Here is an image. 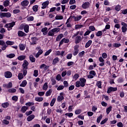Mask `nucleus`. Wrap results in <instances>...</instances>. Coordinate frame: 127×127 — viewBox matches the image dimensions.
<instances>
[{
    "mask_svg": "<svg viewBox=\"0 0 127 127\" xmlns=\"http://www.w3.org/2000/svg\"><path fill=\"white\" fill-rule=\"evenodd\" d=\"M15 25V22L13 21L12 22H11L10 23H7L6 25H5L4 27L7 28V30L8 31H10L12 29V28H13Z\"/></svg>",
    "mask_w": 127,
    "mask_h": 127,
    "instance_id": "obj_1",
    "label": "nucleus"
},
{
    "mask_svg": "<svg viewBox=\"0 0 127 127\" xmlns=\"http://www.w3.org/2000/svg\"><path fill=\"white\" fill-rule=\"evenodd\" d=\"M117 91H118V88L117 87H113L110 86L108 88L107 93L108 94H110L112 92H116Z\"/></svg>",
    "mask_w": 127,
    "mask_h": 127,
    "instance_id": "obj_2",
    "label": "nucleus"
},
{
    "mask_svg": "<svg viewBox=\"0 0 127 127\" xmlns=\"http://www.w3.org/2000/svg\"><path fill=\"white\" fill-rule=\"evenodd\" d=\"M0 17H10L11 14L10 12H1L0 13Z\"/></svg>",
    "mask_w": 127,
    "mask_h": 127,
    "instance_id": "obj_3",
    "label": "nucleus"
},
{
    "mask_svg": "<svg viewBox=\"0 0 127 127\" xmlns=\"http://www.w3.org/2000/svg\"><path fill=\"white\" fill-rule=\"evenodd\" d=\"M82 16L81 15H79L78 16H75V15H71L70 16V18H73V19H74V21L75 22H77L79 21V20H80V19H81Z\"/></svg>",
    "mask_w": 127,
    "mask_h": 127,
    "instance_id": "obj_4",
    "label": "nucleus"
},
{
    "mask_svg": "<svg viewBox=\"0 0 127 127\" xmlns=\"http://www.w3.org/2000/svg\"><path fill=\"white\" fill-rule=\"evenodd\" d=\"M4 76L6 78H11L12 76V73L9 71H5Z\"/></svg>",
    "mask_w": 127,
    "mask_h": 127,
    "instance_id": "obj_5",
    "label": "nucleus"
},
{
    "mask_svg": "<svg viewBox=\"0 0 127 127\" xmlns=\"http://www.w3.org/2000/svg\"><path fill=\"white\" fill-rule=\"evenodd\" d=\"M90 3L89 2H85L83 3L81 6L83 9H86V8H89L90 7Z\"/></svg>",
    "mask_w": 127,
    "mask_h": 127,
    "instance_id": "obj_6",
    "label": "nucleus"
},
{
    "mask_svg": "<svg viewBox=\"0 0 127 127\" xmlns=\"http://www.w3.org/2000/svg\"><path fill=\"white\" fill-rule=\"evenodd\" d=\"M79 81L81 83V87H84L85 86V84L86 83V79L83 77L80 78L79 79Z\"/></svg>",
    "mask_w": 127,
    "mask_h": 127,
    "instance_id": "obj_7",
    "label": "nucleus"
},
{
    "mask_svg": "<svg viewBox=\"0 0 127 127\" xmlns=\"http://www.w3.org/2000/svg\"><path fill=\"white\" fill-rule=\"evenodd\" d=\"M82 41L81 37L80 36H77L75 38L74 43L76 45L80 43Z\"/></svg>",
    "mask_w": 127,
    "mask_h": 127,
    "instance_id": "obj_8",
    "label": "nucleus"
},
{
    "mask_svg": "<svg viewBox=\"0 0 127 127\" xmlns=\"http://www.w3.org/2000/svg\"><path fill=\"white\" fill-rule=\"evenodd\" d=\"M31 40H32V43H31V45H35L37 44V41L38 40L37 37H34L31 38Z\"/></svg>",
    "mask_w": 127,
    "mask_h": 127,
    "instance_id": "obj_9",
    "label": "nucleus"
},
{
    "mask_svg": "<svg viewBox=\"0 0 127 127\" xmlns=\"http://www.w3.org/2000/svg\"><path fill=\"white\" fill-rule=\"evenodd\" d=\"M24 28V31L26 33H28L29 32V26L28 25H25L22 26V29Z\"/></svg>",
    "mask_w": 127,
    "mask_h": 127,
    "instance_id": "obj_10",
    "label": "nucleus"
},
{
    "mask_svg": "<svg viewBox=\"0 0 127 127\" xmlns=\"http://www.w3.org/2000/svg\"><path fill=\"white\" fill-rule=\"evenodd\" d=\"M27 36V34L23 32L22 31H18V36L19 37H23Z\"/></svg>",
    "mask_w": 127,
    "mask_h": 127,
    "instance_id": "obj_11",
    "label": "nucleus"
},
{
    "mask_svg": "<svg viewBox=\"0 0 127 127\" xmlns=\"http://www.w3.org/2000/svg\"><path fill=\"white\" fill-rule=\"evenodd\" d=\"M59 62V58L58 57H56L53 60L52 65H56Z\"/></svg>",
    "mask_w": 127,
    "mask_h": 127,
    "instance_id": "obj_12",
    "label": "nucleus"
},
{
    "mask_svg": "<svg viewBox=\"0 0 127 127\" xmlns=\"http://www.w3.org/2000/svg\"><path fill=\"white\" fill-rule=\"evenodd\" d=\"M29 64V63L27 60H24V62L22 65L23 68H28V66Z\"/></svg>",
    "mask_w": 127,
    "mask_h": 127,
    "instance_id": "obj_13",
    "label": "nucleus"
},
{
    "mask_svg": "<svg viewBox=\"0 0 127 127\" xmlns=\"http://www.w3.org/2000/svg\"><path fill=\"white\" fill-rule=\"evenodd\" d=\"M29 3V2L28 0H24L21 2V5L22 6H27Z\"/></svg>",
    "mask_w": 127,
    "mask_h": 127,
    "instance_id": "obj_14",
    "label": "nucleus"
},
{
    "mask_svg": "<svg viewBox=\"0 0 127 127\" xmlns=\"http://www.w3.org/2000/svg\"><path fill=\"white\" fill-rule=\"evenodd\" d=\"M49 0H47L43 2V3H42V5H43V6H42V9H44L45 8H46L47 5H49Z\"/></svg>",
    "mask_w": 127,
    "mask_h": 127,
    "instance_id": "obj_15",
    "label": "nucleus"
},
{
    "mask_svg": "<svg viewBox=\"0 0 127 127\" xmlns=\"http://www.w3.org/2000/svg\"><path fill=\"white\" fill-rule=\"evenodd\" d=\"M35 118V116L34 115H31L28 116V117H27V121L29 122H31L33 119H34Z\"/></svg>",
    "mask_w": 127,
    "mask_h": 127,
    "instance_id": "obj_16",
    "label": "nucleus"
},
{
    "mask_svg": "<svg viewBox=\"0 0 127 127\" xmlns=\"http://www.w3.org/2000/svg\"><path fill=\"white\" fill-rule=\"evenodd\" d=\"M43 54V50L40 49L39 50V51H38V53H37V54H36V56H35V57H36V58H38L40 57V56H41Z\"/></svg>",
    "mask_w": 127,
    "mask_h": 127,
    "instance_id": "obj_17",
    "label": "nucleus"
},
{
    "mask_svg": "<svg viewBox=\"0 0 127 127\" xmlns=\"http://www.w3.org/2000/svg\"><path fill=\"white\" fill-rule=\"evenodd\" d=\"M64 37V35L63 34H60L56 38V41L59 42Z\"/></svg>",
    "mask_w": 127,
    "mask_h": 127,
    "instance_id": "obj_18",
    "label": "nucleus"
},
{
    "mask_svg": "<svg viewBox=\"0 0 127 127\" xmlns=\"http://www.w3.org/2000/svg\"><path fill=\"white\" fill-rule=\"evenodd\" d=\"M26 57L25 55H21L19 56L18 58H17V59L20 61H22L25 60Z\"/></svg>",
    "mask_w": 127,
    "mask_h": 127,
    "instance_id": "obj_19",
    "label": "nucleus"
},
{
    "mask_svg": "<svg viewBox=\"0 0 127 127\" xmlns=\"http://www.w3.org/2000/svg\"><path fill=\"white\" fill-rule=\"evenodd\" d=\"M52 93V89H50L49 90L47 91L45 93V96L46 97H49L51 95Z\"/></svg>",
    "mask_w": 127,
    "mask_h": 127,
    "instance_id": "obj_20",
    "label": "nucleus"
},
{
    "mask_svg": "<svg viewBox=\"0 0 127 127\" xmlns=\"http://www.w3.org/2000/svg\"><path fill=\"white\" fill-rule=\"evenodd\" d=\"M44 100V98L41 97H36L35 98V101L38 102H42Z\"/></svg>",
    "mask_w": 127,
    "mask_h": 127,
    "instance_id": "obj_21",
    "label": "nucleus"
},
{
    "mask_svg": "<svg viewBox=\"0 0 127 127\" xmlns=\"http://www.w3.org/2000/svg\"><path fill=\"white\" fill-rule=\"evenodd\" d=\"M92 40H88V42L86 43L85 48H89L92 44Z\"/></svg>",
    "mask_w": 127,
    "mask_h": 127,
    "instance_id": "obj_22",
    "label": "nucleus"
},
{
    "mask_svg": "<svg viewBox=\"0 0 127 127\" xmlns=\"http://www.w3.org/2000/svg\"><path fill=\"white\" fill-rule=\"evenodd\" d=\"M27 84L26 80H24L22 81V83L20 84V87H25Z\"/></svg>",
    "mask_w": 127,
    "mask_h": 127,
    "instance_id": "obj_23",
    "label": "nucleus"
},
{
    "mask_svg": "<svg viewBox=\"0 0 127 127\" xmlns=\"http://www.w3.org/2000/svg\"><path fill=\"white\" fill-rule=\"evenodd\" d=\"M12 83L11 82L8 83L7 84H5V87H6V88L7 89H10L12 88Z\"/></svg>",
    "mask_w": 127,
    "mask_h": 127,
    "instance_id": "obj_24",
    "label": "nucleus"
},
{
    "mask_svg": "<svg viewBox=\"0 0 127 127\" xmlns=\"http://www.w3.org/2000/svg\"><path fill=\"white\" fill-rule=\"evenodd\" d=\"M28 109V107L27 106H23L21 108V111H22V113H25Z\"/></svg>",
    "mask_w": 127,
    "mask_h": 127,
    "instance_id": "obj_25",
    "label": "nucleus"
},
{
    "mask_svg": "<svg viewBox=\"0 0 127 127\" xmlns=\"http://www.w3.org/2000/svg\"><path fill=\"white\" fill-rule=\"evenodd\" d=\"M52 32L54 33V34H55V33H59L61 29L60 28H55L52 29Z\"/></svg>",
    "mask_w": 127,
    "mask_h": 127,
    "instance_id": "obj_26",
    "label": "nucleus"
},
{
    "mask_svg": "<svg viewBox=\"0 0 127 127\" xmlns=\"http://www.w3.org/2000/svg\"><path fill=\"white\" fill-rule=\"evenodd\" d=\"M63 100H64V96H58L57 97V101L58 102H61V101H62Z\"/></svg>",
    "mask_w": 127,
    "mask_h": 127,
    "instance_id": "obj_27",
    "label": "nucleus"
},
{
    "mask_svg": "<svg viewBox=\"0 0 127 127\" xmlns=\"http://www.w3.org/2000/svg\"><path fill=\"white\" fill-rule=\"evenodd\" d=\"M112 106H110L106 109V113L107 115H109L110 113L112 111Z\"/></svg>",
    "mask_w": 127,
    "mask_h": 127,
    "instance_id": "obj_28",
    "label": "nucleus"
},
{
    "mask_svg": "<svg viewBox=\"0 0 127 127\" xmlns=\"http://www.w3.org/2000/svg\"><path fill=\"white\" fill-rule=\"evenodd\" d=\"M9 104L8 102H5L4 103H2L1 106L2 107V108L5 109L9 107Z\"/></svg>",
    "mask_w": 127,
    "mask_h": 127,
    "instance_id": "obj_29",
    "label": "nucleus"
},
{
    "mask_svg": "<svg viewBox=\"0 0 127 127\" xmlns=\"http://www.w3.org/2000/svg\"><path fill=\"white\" fill-rule=\"evenodd\" d=\"M96 86L98 87L99 89H102V81H98L96 83Z\"/></svg>",
    "mask_w": 127,
    "mask_h": 127,
    "instance_id": "obj_30",
    "label": "nucleus"
},
{
    "mask_svg": "<svg viewBox=\"0 0 127 127\" xmlns=\"http://www.w3.org/2000/svg\"><path fill=\"white\" fill-rule=\"evenodd\" d=\"M79 77V75L78 73H75L74 74V75L73 76V79L74 80V81H76L78 78Z\"/></svg>",
    "mask_w": 127,
    "mask_h": 127,
    "instance_id": "obj_31",
    "label": "nucleus"
},
{
    "mask_svg": "<svg viewBox=\"0 0 127 127\" xmlns=\"http://www.w3.org/2000/svg\"><path fill=\"white\" fill-rule=\"evenodd\" d=\"M47 36L49 37H54L55 36V33H53L52 30H50L49 31Z\"/></svg>",
    "mask_w": 127,
    "mask_h": 127,
    "instance_id": "obj_32",
    "label": "nucleus"
},
{
    "mask_svg": "<svg viewBox=\"0 0 127 127\" xmlns=\"http://www.w3.org/2000/svg\"><path fill=\"white\" fill-rule=\"evenodd\" d=\"M103 118L102 114H100V116L97 118L96 122L97 123H100L101 120Z\"/></svg>",
    "mask_w": 127,
    "mask_h": 127,
    "instance_id": "obj_33",
    "label": "nucleus"
},
{
    "mask_svg": "<svg viewBox=\"0 0 127 127\" xmlns=\"http://www.w3.org/2000/svg\"><path fill=\"white\" fill-rule=\"evenodd\" d=\"M30 61L33 63H35L36 59L33 55H30Z\"/></svg>",
    "mask_w": 127,
    "mask_h": 127,
    "instance_id": "obj_34",
    "label": "nucleus"
},
{
    "mask_svg": "<svg viewBox=\"0 0 127 127\" xmlns=\"http://www.w3.org/2000/svg\"><path fill=\"white\" fill-rule=\"evenodd\" d=\"M83 27V25L77 24L75 25V30L81 29V28H82Z\"/></svg>",
    "mask_w": 127,
    "mask_h": 127,
    "instance_id": "obj_35",
    "label": "nucleus"
},
{
    "mask_svg": "<svg viewBox=\"0 0 127 127\" xmlns=\"http://www.w3.org/2000/svg\"><path fill=\"white\" fill-rule=\"evenodd\" d=\"M56 101V98H53L52 101H51L50 103V105L51 107H53L55 102Z\"/></svg>",
    "mask_w": 127,
    "mask_h": 127,
    "instance_id": "obj_36",
    "label": "nucleus"
},
{
    "mask_svg": "<svg viewBox=\"0 0 127 127\" xmlns=\"http://www.w3.org/2000/svg\"><path fill=\"white\" fill-rule=\"evenodd\" d=\"M52 52V49H49V50L47 51L44 54V56L45 57H47L48 56H49Z\"/></svg>",
    "mask_w": 127,
    "mask_h": 127,
    "instance_id": "obj_37",
    "label": "nucleus"
},
{
    "mask_svg": "<svg viewBox=\"0 0 127 127\" xmlns=\"http://www.w3.org/2000/svg\"><path fill=\"white\" fill-rule=\"evenodd\" d=\"M75 87L76 88H79L80 87H81V83L80 81L78 80L75 82Z\"/></svg>",
    "mask_w": 127,
    "mask_h": 127,
    "instance_id": "obj_38",
    "label": "nucleus"
},
{
    "mask_svg": "<svg viewBox=\"0 0 127 127\" xmlns=\"http://www.w3.org/2000/svg\"><path fill=\"white\" fill-rule=\"evenodd\" d=\"M19 48H20V50L22 51H23L25 49V46L23 44H20L19 45Z\"/></svg>",
    "mask_w": 127,
    "mask_h": 127,
    "instance_id": "obj_39",
    "label": "nucleus"
},
{
    "mask_svg": "<svg viewBox=\"0 0 127 127\" xmlns=\"http://www.w3.org/2000/svg\"><path fill=\"white\" fill-rule=\"evenodd\" d=\"M6 57L8 58L11 59L15 57V55L14 54H10L9 55H7Z\"/></svg>",
    "mask_w": 127,
    "mask_h": 127,
    "instance_id": "obj_40",
    "label": "nucleus"
},
{
    "mask_svg": "<svg viewBox=\"0 0 127 127\" xmlns=\"http://www.w3.org/2000/svg\"><path fill=\"white\" fill-rule=\"evenodd\" d=\"M16 92V89L15 88H11L8 89V92L10 93H14Z\"/></svg>",
    "mask_w": 127,
    "mask_h": 127,
    "instance_id": "obj_41",
    "label": "nucleus"
},
{
    "mask_svg": "<svg viewBox=\"0 0 127 127\" xmlns=\"http://www.w3.org/2000/svg\"><path fill=\"white\" fill-rule=\"evenodd\" d=\"M63 18H64V17L62 15H57L55 16V19L56 20H62V19H63Z\"/></svg>",
    "mask_w": 127,
    "mask_h": 127,
    "instance_id": "obj_42",
    "label": "nucleus"
},
{
    "mask_svg": "<svg viewBox=\"0 0 127 127\" xmlns=\"http://www.w3.org/2000/svg\"><path fill=\"white\" fill-rule=\"evenodd\" d=\"M3 5L5 7L8 6V5H9V1L8 0H5L3 2Z\"/></svg>",
    "mask_w": 127,
    "mask_h": 127,
    "instance_id": "obj_43",
    "label": "nucleus"
},
{
    "mask_svg": "<svg viewBox=\"0 0 127 127\" xmlns=\"http://www.w3.org/2000/svg\"><path fill=\"white\" fill-rule=\"evenodd\" d=\"M115 9L117 11H120L121 9V6L119 4L117 5L115 7Z\"/></svg>",
    "mask_w": 127,
    "mask_h": 127,
    "instance_id": "obj_44",
    "label": "nucleus"
},
{
    "mask_svg": "<svg viewBox=\"0 0 127 127\" xmlns=\"http://www.w3.org/2000/svg\"><path fill=\"white\" fill-rule=\"evenodd\" d=\"M108 121V118H106L105 119H104L103 120H102L101 123H100V125H103L105 124H106L107 121Z\"/></svg>",
    "mask_w": 127,
    "mask_h": 127,
    "instance_id": "obj_45",
    "label": "nucleus"
},
{
    "mask_svg": "<svg viewBox=\"0 0 127 127\" xmlns=\"http://www.w3.org/2000/svg\"><path fill=\"white\" fill-rule=\"evenodd\" d=\"M33 11H35V12H37V11L38 10V5H35L33 6Z\"/></svg>",
    "mask_w": 127,
    "mask_h": 127,
    "instance_id": "obj_46",
    "label": "nucleus"
},
{
    "mask_svg": "<svg viewBox=\"0 0 127 127\" xmlns=\"http://www.w3.org/2000/svg\"><path fill=\"white\" fill-rule=\"evenodd\" d=\"M48 88V83L45 82L44 84V86H43V90H47Z\"/></svg>",
    "mask_w": 127,
    "mask_h": 127,
    "instance_id": "obj_47",
    "label": "nucleus"
},
{
    "mask_svg": "<svg viewBox=\"0 0 127 127\" xmlns=\"http://www.w3.org/2000/svg\"><path fill=\"white\" fill-rule=\"evenodd\" d=\"M90 75H92L93 76H95L96 75V72L95 70H92L89 72Z\"/></svg>",
    "mask_w": 127,
    "mask_h": 127,
    "instance_id": "obj_48",
    "label": "nucleus"
},
{
    "mask_svg": "<svg viewBox=\"0 0 127 127\" xmlns=\"http://www.w3.org/2000/svg\"><path fill=\"white\" fill-rule=\"evenodd\" d=\"M85 55V51H82L78 54V56L80 58H82Z\"/></svg>",
    "mask_w": 127,
    "mask_h": 127,
    "instance_id": "obj_49",
    "label": "nucleus"
},
{
    "mask_svg": "<svg viewBox=\"0 0 127 127\" xmlns=\"http://www.w3.org/2000/svg\"><path fill=\"white\" fill-rule=\"evenodd\" d=\"M14 44V43L13 42H12V41H10L9 40L6 41V44L8 46L13 45Z\"/></svg>",
    "mask_w": 127,
    "mask_h": 127,
    "instance_id": "obj_50",
    "label": "nucleus"
},
{
    "mask_svg": "<svg viewBox=\"0 0 127 127\" xmlns=\"http://www.w3.org/2000/svg\"><path fill=\"white\" fill-rule=\"evenodd\" d=\"M23 78V74L22 73H19V74H18V79L19 80H22Z\"/></svg>",
    "mask_w": 127,
    "mask_h": 127,
    "instance_id": "obj_51",
    "label": "nucleus"
},
{
    "mask_svg": "<svg viewBox=\"0 0 127 127\" xmlns=\"http://www.w3.org/2000/svg\"><path fill=\"white\" fill-rule=\"evenodd\" d=\"M89 30H90L91 32H93L96 30V28L94 26H90L89 27Z\"/></svg>",
    "mask_w": 127,
    "mask_h": 127,
    "instance_id": "obj_52",
    "label": "nucleus"
},
{
    "mask_svg": "<svg viewBox=\"0 0 127 127\" xmlns=\"http://www.w3.org/2000/svg\"><path fill=\"white\" fill-rule=\"evenodd\" d=\"M28 68H23V75H24V76H25L26 75V74H27V69Z\"/></svg>",
    "mask_w": 127,
    "mask_h": 127,
    "instance_id": "obj_53",
    "label": "nucleus"
},
{
    "mask_svg": "<svg viewBox=\"0 0 127 127\" xmlns=\"http://www.w3.org/2000/svg\"><path fill=\"white\" fill-rule=\"evenodd\" d=\"M96 36L97 37H101L102 36V31H98L96 34Z\"/></svg>",
    "mask_w": 127,
    "mask_h": 127,
    "instance_id": "obj_54",
    "label": "nucleus"
},
{
    "mask_svg": "<svg viewBox=\"0 0 127 127\" xmlns=\"http://www.w3.org/2000/svg\"><path fill=\"white\" fill-rule=\"evenodd\" d=\"M51 81L52 82V85L54 86L57 84V81L55 79L51 78Z\"/></svg>",
    "mask_w": 127,
    "mask_h": 127,
    "instance_id": "obj_55",
    "label": "nucleus"
},
{
    "mask_svg": "<svg viewBox=\"0 0 127 127\" xmlns=\"http://www.w3.org/2000/svg\"><path fill=\"white\" fill-rule=\"evenodd\" d=\"M64 88V85H59V86L58 87L57 90L58 91H60V90H63Z\"/></svg>",
    "mask_w": 127,
    "mask_h": 127,
    "instance_id": "obj_56",
    "label": "nucleus"
},
{
    "mask_svg": "<svg viewBox=\"0 0 127 127\" xmlns=\"http://www.w3.org/2000/svg\"><path fill=\"white\" fill-rule=\"evenodd\" d=\"M18 97L17 96H13L12 97V100L15 101V102H17Z\"/></svg>",
    "mask_w": 127,
    "mask_h": 127,
    "instance_id": "obj_57",
    "label": "nucleus"
},
{
    "mask_svg": "<svg viewBox=\"0 0 127 127\" xmlns=\"http://www.w3.org/2000/svg\"><path fill=\"white\" fill-rule=\"evenodd\" d=\"M65 116L70 118V117H73V114L72 113H66L65 114Z\"/></svg>",
    "mask_w": 127,
    "mask_h": 127,
    "instance_id": "obj_58",
    "label": "nucleus"
},
{
    "mask_svg": "<svg viewBox=\"0 0 127 127\" xmlns=\"http://www.w3.org/2000/svg\"><path fill=\"white\" fill-rule=\"evenodd\" d=\"M33 105H34V102H29L26 103V106L30 107L31 106H33Z\"/></svg>",
    "mask_w": 127,
    "mask_h": 127,
    "instance_id": "obj_59",
    "label": "nucleus"
},
{
    "mask_svg": "<svg viewBox=\"0 0 127 127\" xmlns=\"http://www.w3.org/2000/svg\"><path fill=\"white\" fill-rule=\"evenodd\" d=\"M82 111L81 109H77L75 111V115H79L81 113Z\"/></svg>",
    "mask_w": 127,
    "mask_h": 127,
    "instance_id": "obj_60",
    "label": "nucleus"
},
{
    "mask_svg": "<svg viewBox=\"0 0 127 127\" xmlns=\"http://www.w3.org/2000/svg\"><path fill=\"white\" fill-rule=\"evenodd\" d=\"M122 31L123 33H126L127 32V27H122Z\"/></svg>",
    "mask_w": 127,
    "mask_h": 127,
    "instance_id": "obj_61",
    "label": "nucleus"
},
{
    "mask_svg": "<svg viewBox=\"0 0 127 127\" xmlns=\"http://www.w3.org/2000/svg\"><path fill=\"white\" fill-rule=\"evenodd\" d=\"M2 123L5 125H8L9 124V121L4 119L3 120Z\"/></svg>",
    "mask_w": 127,
    "mask_h": 127,
    "instance_id": "obj_62",
    "label": "nucleus"
},
{
    "mask_svg": "<svg viewBox=\"0 0 127 127\" xmlns=\"http://www.w3.org/2000/svg\"><path fill=\"white\" fill-rule=\"evenodd\" d=\"M38 76V70H34V76L37 77Z\"/></svg>",
    "mask_w": 127,
    "mask_h": 127,
    "instance_id": "obj_63",
    "label": "nucleus"
},
{
    "mask_svg": "<svg viewBox=\"0 0 127 127\" xmlns=\"http://www.w3.org/2000/svg\"><path fill=\"white\" fill-rule=\"evenodd\" d=\"M117 126L118 127H124V125L122 122H118Z\"/></svg>",
    "mask_w": 127,
    "mask_h": 127,
    "instance_id": "obj_64",
    "label": "nucleus"
}]
</instances>
